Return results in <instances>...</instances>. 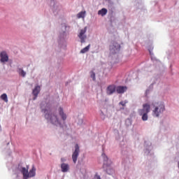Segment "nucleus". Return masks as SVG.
<instances>
[{
  "label": "nucleus",
  "instance_id": "f257e3e1",
  "mask_svg": "<svg viewBox=\"0 0 179 179\" xmlns=\"http://www.w3.org/2000/svg\"><path fill=\"white\" fill-rule=\"evenodd\" d=\"M41 108L42 112L45 113V118L52 124L53 125L61 126V120H59V117L55 113H48L49 111H51V105L50 103H43V102L41 104Z\"/></svg>",
  "mask_w": 179,
  "mask_h": 179
},
{
  "label": "nucleus",
  "instance_id": "f03ea898",
  "mask_svg": "<svg viewBox=\"0 0 179 179\" xmlns=\"http://www.w3.org/2000/svg\"><path fill=\"white\" fill-rule=\"evenodd\" d=\"M138 115H140L143 121H148V114L150 113V105L149 103H144L143 108L138 110Z\"/></svg>",
  "mask_w": 179,
  "mask_h": 179
},
{
  "label": "nucleus",
  "instance_id": "7ed1b4c3",
  "mask_svg": "<svg viewBox=\"0 0 179 179\" xmlns=\"http://www.w3.org/2000/svg\"><path fill=\"white\" fill-rule=\"evenodd\" d=\"M166 110V107L164 106V103L163 102H158L154 106V109L152 110V115L154 117H160L164 110Z\"/></svg>",
  "mask_w": 179,
  "mask_h": 179
},
{
  "label": "nucleus",
  "instance_id": "20e7f679",
  "mask_svg": "<svg viewBox=\"0 0 179 179\" xmlns=\"http://www.w3.org/2000/svg\"><path fill=\"white\" fill-rule=\"evenodd\" d=\"M36 177V167L32 166L31 169L29 171V166L23 168V179L31 178Z\"/></svg>",
  "mask_w": 179,
  "mask_h": 179
},
{
  "label": "nucleus",
  "instance_id": "39448f33",
  "mask_svg": "<svg viewBox=\"0 0 179 179\" xmlns=\"http://www.w3.org/2000/svg\"><path fill=\"white\" fill-rule=\"evenodd\" d=\"M87 31V27H85L84 29H80V32L78 35V37L80 40V43L83 44V43H86V38H87V36H86V31Z\"/></svg>",
  "mask_w": 179,
  "mask_h": 179
},
{
  "label": "nucleus",
  "instance_id": "423d86ee",
  "mask_svg": "<svg viewBox=\"0 0 179 179\" xmlns=\"http://www.w3.org/2000/svg\"><path fill=\"white\" fill-rule=\"evenodd\" d=\"M9 61V55H8V53L6 51H2L0 52V62L3 65H5L6 62H8Z\"/></svg>",
  "mask_w": 179,
  "mask_h": 179
},
{
  "label": "nucleus",
  "instance_id": "0eeeda50",
  "mask_svg": "<svg viewBox=\"0 0 179 179\" xmlns=\"http://www.w3.org/2000/svg\"><path fill=\"white\" fill-rule=\"evenodd\" d=\"M80 152V150L79 149V145L76 144L75 145V150L72 155V159L73 163H76V162L78 161V157L79 156Z\"/></svg>",
  "mask_w": 179,
  "mask_h": 179
},
{
  "label": "nucleus",
  "instance_id": "6e6552de",
  "mask_svg": "<svg viewBox=\"0 0 179 179\" xmlns=\"http://www.w3.org/2000/svg\"><path fill=\"white\" fill-rule=\"evenodd\" d=\"M120 48H121V45H120V44H118L117 42H114L110 46V50L111 51L112 54H117V52L120 51Z\"/></svg>",
  "mask_w": 179,
  "mask_h": 179
},
{
  "label": "nucleus",
  "instance_id": "1a4fd4ad",
  "mask_svg": "<svg viewBox=\"0 0 179 179\" xmlns=\"http://www.w3.org/2000/svg\"><path fill=\"white\" fill-rule=\"evenodd\" d=\"M115 90H117V87L115 85H110L108 86L106 89V94H108V96H110V94H113V93H115Z\"/></svg>",
  "mask_w": 179,
  "mask_h": 179
},
{
  "label": "nucleus",
  "instance_id": "9d476101",
  "mask_svg": "<svg viewBox=\"0 0 179 179\" xmlns=\"http://www.w3.org/2000/svg\"><path fill=\"white\" fill-rule=\"evenodd\" d=\"M128 90V87L127 86H117L116 87V92L118 94H124V92Z\"/></svg>",
  "mask_w": 179,
  "mask_h": 179
},
{
  "label": "nucleus",
  "instance_id": "9b49d317",
  "mask_svg": "<svg viewBox=\"0 0 179 179\" xmlns=\"http://www.w3.org/2000/svg\"><path fill=\"white\" fill-rule=\"evenodd\" d=\"M41 90V89L38 85L34 87V89L32 91V94L34 96V100H36V99H37V96H38V94L40 93Z\"/></svg>",
  "mask_w": 179,
  "mask_h": 179
},
{
  "label": "nucleus",
  "instance_id": "f8f14e48",
  "mask_svg": "<svg viewBox=\"0 0 179 179\" xmlns=\"http://www.w3.org/2000/svg\"><path fill=\"white\" fill-rule=\"evenodd\" d=\"M61 169H62V173H68V171H69V164L66 163H62L61 164Z\"/></svg>",
  "mask_w": 179,
  "mask_h": 179
},
{
  "label": "nucleus",
  "instance_id": "ddd939ff",
  "mask_svg": "<svg viewBox=\"0 0 179 179\" xmlns=\"http://www.w3.org/2000/svg\"><path fill=\"white\" fill-rule=\"evenodd\" d=\"M59 114L62 117L63 121H65L66 120V115L64 113V109L62 108H59Z\"/></svg>",
  "mask_w": 179,
  "mask_h": 179
},
{
  "label": "nucleus",
  "instance_id": "4468645a",
  "mask_svg": "<svg viewBox=\"0 0 179 179\" xmlns=\"http://www.w3.org/2000/svg\"><path fill=\"white\" fill-rule=\"evenodd\" d=\"M107 9L106 8H102L98 11V15H101V16H106L107 15Z\"/></svg>",
  "mask_w": 179,
  "mask_h": 179
},
{
  "label": "nucleus",
  "instance_id": "2eb2a0df",
  "mask_svg": "<svg viewBox=\"0 0 179 179\" xmlns=\"http://www.w3.org/2000/svg\"><path fill=\"white\" fill-rule=\"evenodd\" d=\"M85 15H86V11H81L77 15V17L78 19H84L85 18Z\"/></svg>",
  "mask_w": 179,
  "mask_h": 179
},
{
  "label": "nucleus",
  "instance_id": "dca6fc26",
  "mask_svg": "<svg viewBox=\"0 0 179 179\" xmlns=\"http://www.w3.org/2000/svg\"><path fill=\"white\" fill-rule=\"evenodd\" d=\"M89 50H90V45H88L87 46H86L85 48H83L80 50V53L81 54H85V52H87V51H89Z\"/></svg>",
  "mask_w": 179,
  "mask_h": 179
},
{
  "label": "nucleus",
  "instance_id": "f3484780",
  "mask_svg": "<svg viewBox=\"0 0 179 179\" xmlns=\"http://www.w3.org/2000/svg\"><path fill=\"white\" fill-rule=\"evenodd\" d=\"M1 99L3 101H5V103H8V95L6 94H1Z\"/></svg>",
  "mask_w": 179,
  "mask_h": 179
},
{
  "label": "nucleus",
  "instance_id": "a211bd4d",
  "mask_svg": "<svg viewBox=\"0 0 179 179\" xmlns=\"http://www.w3.org/2000/svg\"><path fill=\"white\" fill-rule=\"evenodd\" d=\"M90 76L92 78V80H96V73L94 71L90 72Z\"/></svg>",
  "mask_w": 179,
  "mask_h": 179
},
{
  "label": "nucleus",
  "instance_id": "6ab92c4d",
  "mask_svg": "<svg viewBox=\"0 0 179 179\" xmlns=\"http://www.w3.org/2000/svg\"><path fill=\"white\" fill-rule=\"evenodd\" d=\"M127 103H128L127 101H122L119 103V104H120L121 106H122V107H125Z\"/></svg>",
  "mask_w": 179,
  "mask_h": 179
},
{
  "label": "nucleus",
  "instance_id": "aec40b11",
  "mask_svg": "<svg viewBox=\"0 0 179 179\" xmlns=\"http://www.w3.org/2000/svg\"><path fill=\"white\" fill-rule=\"evenodd\" d=\"M17 73H19V75H20V76H23V69H17Z\"/></svg>",
  "mask_w": 179,
  "mask_h": 179
},
{
  "label": "nucleus",
  "instance_id": "412c9836",
  "mask_svg": "<svg viewBox=\"0 0 179 179\" xmlns=\"http://www.w3.org/2000/svg\"><path fill=\"white\" fill-rule=\"evenodd\" d=\"M102 157H103L104 162H108V157H107V156H106V154H102Z\"/></svg>",
  "mask_w": 179,
  "mask_h": 179
},
{
  "label": "nucleus",
  "instance_id": "4be33fe9",
  "mask_svg": "<svg viewBox=\"0 0 179 179\" xmlns=\"http://www.w3.org/2000/svg\"><path fill=\"white\" fill-rule=\"evenodd\" d=\"M18 170H20L21 173H23V168L20 165L18 166Z\"/></svg>",
  "mask_w": 179,
  "mask_h": 179
},
{
  "label": "nucleus",
  "instance_id": "5701e85b",
  "mask_svg": "<svg viewBox=\"0 0 179 179\" xmlns=\"http://www.w3.org/2000/svg\"><path fill=\"white\" fill-rule=\"evenodd\" d=\"M61 162H66V159L65 158H61Z\"/></svg>",
  "mask_w": 179,
  "mask_h": 179
},
{
  "label": "nucleus",
  "instance_id": "b1692460",
  "mask_svg": "<svg viewBox=\"0 0 179 179\" xmlns=\"http://www.w3.org/2000/svg\"><path fill=\"white\" fill-rule=\"evenodd\" d=\"M2 131V128L1 127V124H0V132Z\"/></svg>",
  "mask_w": 179,
  "mask_h": 179
},
{
  "label": "nucleus",
  "instance_id": "393cba45",
  "mask_svg": "<svg viewBox=\"0 0 179 179\" xmlns=\"http://www.w3.org/2000/svg\"><path fill=\"white\" fill-rule=\"evenodd\" d=\"M24 75H26V73L23 72V76H24Z\"/></svg>",
  "mask_w": 179,
  "mask_h": 179
}]
</instances>
